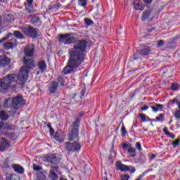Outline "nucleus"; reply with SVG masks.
Segmentation results:
<instances>
[{
  "label": "nucleus",
  "instance_id": "obj_1",
  "mask_svg": "<svg viewBox=\"0 0 180 180\" xmlns=\"http://www.w3.org/2000/svg\"><path fill=\"white\" fill-rule=\"evenodd\" d=\"M73 34V33H67L59 35V43L61 44H73V47L68 50L70 57L67 65L63 70L65 75L71 74L82 65V62L85 61V53L88 49V42L86 39L75 40V37H71Z\"/></svg>",
  "mask_w": 180,
  "mask_h": 180
},
{
  "label": "nucleus",
  "instance_id": "obj_2",
  "mask_svg": "<svg viewBox=\"0 0 180 180\" xmlns=\"http://www.w3.org/2000/svg\"><path fill=\"white\" fill-rule=\"evenodd\" d=\"M22 63L24 66L22 67L20 71V75H23V77H25L27 78L29 77V72L30 70L33 69L34 67H36L34 65V60L32 57L24 56L22 58Z\"/></svg>",
  "mask_w": 180,
  "mask_h": 180
},
{
  "label": "nucleus",
  "instance_id": "obj_3",
  "mask_svg": "<svg viewBox=\"0 0 180 180\" xmlns=\"http://www.w3.org/2000/svg\"><path fill=\"white\" fill-rule=\"evenodd\" d=\"M81 124V118L77 117L72 125V129L68 134L69 141H78L79 140V125Z\"/></svg>",
  "mask_w": 180,
  "mask_h": 180
},
{
  "label": "nucleus",
  "instance_id": "obj_4",
  "mask_svg": "<svg viewBox=\"0 0 180 180\" xmlns=\"http://www.w3.org/2000/svg\"><path fill=\"white\" fill-rule=\"evenodd\" d=\"M24 75V74L20 75V70L18 75H17L16 74H10L4 78L11 84H12V82H16V84H18V85H20L21 86H25V82L27 81V77H23Z\"/></svg>",
  "mask_w": 180,
  "mask_h": 180
},
{
  "label": "nucleus",
  "instance_id": "obj_5",
  "mask_svg": "<svg viewBox=\"0 0 180 180\" xmlns=\"http://www.w3.org/2000/svg\"><path fill=\"white\" fill-rule=\"evenodd\" d=\"M21 30L27 37H31V39H37L40 36V34H39L40 33V30L32 27V25L22 27Z\"/></svg>",
  "mask_w": 180,
  "mask_h": 180
},
{
  "label": "nucleus",
  "instance_id": "obj_6",
  "mask_svg": "<svg viewBox=\"0 0 180 180\" xmlns=\"http://www.w3.org/2000/svg\"><path fill=\"white\" fill-rule=\"evenodd\" d=\"M81 143L75 141V142H65V148L68 154H71L72 153H79L82 148Z\"/></svg>",
  "mask_w": 180,
  "mask_h": 180
},
{
  "label": "nucleus",
  "instance_id": "obj_7",
  "mask_svg": "<svg viewBox=\"0 0 180 180\" xmlns=\"http://www.w3.org/2000/svg\"><path fill=\"white\" fill-rule=\"evenodd\" d=\"M116 167L117 169H119L122 172H127V171H129L131 174H134L136 172V167L133 166H127L123 165V163H122V161H117L116 163Z\"/></svg>",
  "mask_w": 180,
  "mask_h": 180
},
{
  "label": "nucleus",
  "instance_id": "obj_8",
  "mask_svg": "<svg viewBox=\"0 0 180 180\" xmlns=\"http://www.w3.org/2000/svg\"><path fill=\"white\" fill-rule=\"evenodd\" d=\"M13 109L18 110V109H20L22 106H23V97L22 96H18L13 97Z\"/></svg>",
  "mask_w": 180,
  "mask_h": 180
},
{
  "label": "nucleus",
  "instance_id": "obj_9",
  "mask_svg": "<svg viewBox=\"0 0 180 180\" xmlns=\"http://www.w3.org/2000/svg\"><path fill=\"white\" fill-rule=\"evenodd\" d=\"M25 57H33L34 54V45L27 44L24 49Z\"/></svg>",
  "mask_w": 180,
  "mask_h": 180
},
{
  "label": "nucleus",
  "instance_id": "obj_10",
  "mask_svg": "<svg viewBox=\"0 0 180 180\" xmlns=\"http://www.w3.org/2000/svg\"><path fill=\"white\" fill-rule=\"evenodd\" d=\"M4 127V121L0 122V130ZM6 147H9V142L6 138H1L0 140V151H4Z\"/></svg>",
  "mask_w": 180,
  "mask_h": 180
},
{
  "label": "nucleus",
  "instance_id": "obj_11",
  "mask_svg": "<svg viewBox=\"0 0 180 180\" xmlns=\"http://www.w3.org/2000/svg\"><path fill=\"white\" fill-rule=\"evenodd\" d=\"M45 158L48 162L53 164L54 165H58L60 164V158H57L56 154H51V155L46 156Z\"/></svg>",
  "mask_w": 180,
  "mask_h": 180
},
{
  "label": "nucleus",
  "instance_id": "obj_12",
  "mask_svg": "<svg viewBox=\"0 0 180 180\" xmlns=\"http://www.w3.org/2000/svg\"><path fill=\"white\" fill-rule=\"evenodd\" d=\"M11 61V59L5 55L0 56V67H8Z\"/></svg>",
  "mask_w": 180,
  "mask_h": 180
},
{
  "label": "nucleus",
  "instance_id": "obj_13",
  "mask_svg": "<svg viewBox=\"0 0 180 180\" xmlns=\"http://www.w3.org/2000/svg\"><path fill=\"white\" fill-rule=\"evenodd\" d=\"M5 49L6 50H10V49H13V47H16L18 46V42L16 41V39H11V41L6 42L4 44Z\"/></svg>",
  "mask_w": 180,
  "mask_h": 180
},
{
  "label": "nucleus",
  "instance_id": "obj_14",
  "mask_svg": "<svg viewBox=\"0 0 180 180\" xmlns=\"http://www.w3.org/2000/svg\"><path fill=\"white\" fill-rule=\"evenodd\" d=\"M58 88V83L57 82L53 81L50 84L48 85V91L49 94H55Z\"/></svg>",
  "mask_w": 180,
  "mask_h": 180
},
{
  "label": "nucleus",
  "instance_id": "obj_15",
  "mask_svg": "<svg viewBox=\"0 0 180 180\" xmlns=\"http://www.w3.org/2000/svg\"><path fill=\"white\" fill-rule=\"evenodd\" d=\"M37 67L41 71V73L44 72L47 70V63L44 60H39L37 64Z\"/></svg>",
  "mask_w": 180,
  "mask_h": 180
},
{
  "label": "nucleus",
  "instance_id": "obj_16",
  "mask_svg": "<svg viewBox=\"0 0 180 180\" xmlns=\"http://www.w3.org/2000/svg\"><path fill=\"white\" fill-rule=\"evenodd\" d=\"M30 23L31 25H34V26L39 27L41 26V20H40V17L34 15L30 20Z\"/></svg>",
  "mask_w": 180,
  "mask_h": 180
},
{
  "label": "nucleus",
  "instance_id": "obj_17",
  "mask_svg": "<svg viewBox=\"0 0 180 180\" xmlns=\"http://www.w3.org/2000/svg\"><path fill=\"white\" fill-rule=\"evenodd\" d=\"M0 166L4 169H11L12 164L11 163V160H9V159L7 158L5 160L0 161Z\"/></svg>",
  "mask_w": 180,
  "mask_h": 180
},
{
  "label": "nucleus",
  "instance_id": "obj_18",
  "mask_svg": "<svg viewBox=\"0 0 180 180\" xmlns=\"http://www.w3.org/2000/svg\"><path fill=\"white\" fill-rule=\"evenodd\" d=\"M25 9L29 12V13H33L34 10H33V0H27V3H25Z\"/></svg>",
  "mask_w": 180,
  "mask_h": 180
},
{
  "label": "nucleus",
  "instance_id": "obj_19",
  "mask_svg": "<svg viewBox=\"0 0 180 180\" xmlns=\"http://www.w3.org/2000/svg\"><path fill=\"white\" fill-rule=\"evenodd\" d=\"M134 7L136 11H144L146 6L143 5V3L139 1V0H134Z\"/></svg>",
  "mask_w": 180,
  "mask_h": 180
},
{
  "label": "nucleus",
  "instance_id": "obj_20",
  "mask_svg": "<svg viewBox=\"0 0 180 180\" xmlns=\"http://www.w3.org/2000/svg\"><path fill=\"white\" fill-rule=\"evenodd\" d=\"M4 108L6 109H9L11 108H13V101L12 98H8L4 101V103L3 105Z\"/></svg>",
  "mask_w": 180,
  "mask_h": 180
},
{
  "label": "nucleus",
  "instance_id": "obj_21",
  "mask_svg": "<svg viewBox=\"0 0 180 180\" xmlns=\"http://www.w3.org/2000/svg\"><path fill=\"white\" fill-rule=\"evenodd\" d=\"M12 168L14 169L15 172H18V174H23L25 172V169L20 165H12Z\"/></svg>",
  "mask_w": 180,
  "mask_h": 180
},
{
  "label": "nucleus",
  "instance_id": "obj_22",
  "mask_svg": "<svg viewBox=\"0 0 180 180\" xmlns=\"http://www.w3.org/2000/svg\"><path fill=\"white\" fill-rule=\"evenodd\" d=\"M139 53H141V56H142V57H146V56L150 55V53H151V49L149 47H145L141 49Z\"/></svg>",
  "mask_w": 180,
  "mask_h": 180
},
{
  "label": "nucleus",
  "instance_id": "obj_23",
  "mask_svg": "<svg viewBox=\"0 0 180 180\" xmlns=\"http://www.w3.org/2000/svg\"><path fill=\"white\" fill-rule=\"evenodd\" d=\"M151 16V10H146L142 14V22H144Z\"/></svg>",
  "mask_w": 180,
  "mask_h": 180
},
{
  "label": "nucleus",
  "instance_id": "obj_24",
  "mask_svg": "<svg viewBox=\"0 0 180 180\" xmlns=\"http://www.w3.org/2000/svg\"><path fill=\"white\" fill-rule=\"evenodd\" d=\"M4 23H12L15 20V17L11 14L6 15L4 16Z\"/></svg>",
  "mask_w": 180,
  "mask_h": 180
},
{
  "label": "nucleus",
  "instance_id": "obj_25",
  "mask_svg": "<svg viewBox=\"0 0 180 180\" xmlns=\"http://www.w3.org/2000/svg\"><path fill=\"white\" fill-rule=\"evenodd\" d=\"M10 86H11V83L8 81H7L5 79V77L3 78V82H2V84H1V88L3 89H4L5 91H6V90L9 89Z\"/></svg>",
  "mask_w": 180,
  "mask_h": 180
},
{
  "label": "nucleus",
  "instance_id": "obj_26",
  "mask_svg": "<svg viewBox=\"0 0 180 180\" xmlns=\"http://www.w3.org/2000/svg\"><path fill=\"white\" fill-rule=\"evenodd\" d=\"M150 108H152L153 112H157L158 111L162 110V108H164V105H161V104L156 103V104H155V105L150 106Z\"/></svg>",
  "mask_w": 180,
  "mask_h": 180
},
{
  "label": "nucleus",
  "instance_id": "obj_27",
  "mask_svg": "<svg viewBox=\"0 0 180 180\" xmlns=\"http://www.w3.org/2000/svg\"><path fill=\"white\" fill-rule=\"evenodd\" d=\"M49 178L51 180H58V174L53 171L49 172Z\"/></svg>",
  "mask_w": 180,
  "mask_h": 180
},
{
  "label": "nucleus",
  "instance_id": "obj_28",
  "mask_svg": "<svg viewBox=\"0 0 180 180\" xmlns=\"http://www.w3.org/2000/svg\"><path fill=\"white\" fill-rule=\"evenodd\" d=\"M147 161V158H146V155L141 153L139 155V158H138V162H140V164H144Z\"/></svg>",
  "mask_w": 180,
  "mask_h": 180
},
{
  "label": "nucleus",
  "instance_id": "obj_29",
  "mask_svg": "<svg viewBox=\"0 0 180 180\" xmlns=\"http://www.w3.org/2000/svg\"><path fill=\"white\" fill-rule=\"evenodd\" d=\"M37 180H46V174L43 172H39L37 174Z\"/></svg>",
  "mask_w": 180,
  "mask_h": 180
},
{
  "label": "nucleus",
  "instance_id": "obj_30",
  "mask_svg": "<svg viewBox=\"0 0 180 180\" xmlns=\"http://www.w3.org/2000/svg\"><path fill=\"white\" fill-rule=\"evenodd\" d=\"M179 105V102L178 101L177 98H174L172 100H169V103H167V106L169 109H171L170 105Z\"/></svg>",
  "mask_w": 180,
  "mask_h": 180
},
{
  "label": "nucleus",
  "instance_id": "obj_31",
  "mask_svg": "<svg viewBox=\"0 0 180 180\" xmlns=\"http://www.w3.org/2000/svg\"><path fill=\"white\" fill-rule=\"evenodd\" d=\"M50 171L49 172H56L58 173V166L57 165H50Z\"/></svg>",
  "mask_w": 180,
  "mask_h": 180
},
{
  "label": "nucleus",
  "instance_id": "obj_32",
  "mask_svg": "<svg viewBox=\"0 0 180 180\" xmlns=\"http://www.w3.org/2000/svg\"><path fill=\"white\" fill-rule=\"evenodd\" d=\"M6 180H19V177L15 174H8L6 176Z\"/></svg>",
  "mask_w": 180,
  "mask_h": 180
},
{
  "label": "nucleus",
  "instance_id": "obj_33",
  "mask_svg": "<svg viewBox=\"0 0 180 180\" xmlns=\"http://www.w3.org/2000/svg\"><path fill=\"white\" fill-rule=\"evenodd\" d=\"M9 118V116L6 115L5 111H0V119L2 120H6Z\"/></svg>",
  "mask_w": 180,
  "mask_h": 180
},
{
  "label": "nucleus",
  "instance_id": "obj_34",
  "mask_svg": "<svg viewBox=\"0 0 180 180\" xmlns=\"http://www.w3.org/2000/svg\"><path fill=\"white\" fill-rule=\"evenodd\" d=\"M61 6L60 3H58L56 4H53V6H49V11H57Z\"/></svg>",
  "mask_w": 180,
  "mask_h": 180
},
{
  "label": "nucleus",
  "instance_id": "obj_35",
  "mask_svg": "<svg viewBox=\"0 0 180 180\" xmlns=\"http://www.w3.org/2000/svg\"><path fill=\"white\" fill-rule=\"evenodd\" d=\"M3 127H4V129H5V130H13V129H15L13 125L8 124V123L5 124V122H4Z\"/></svg>",
  "mask_w": 180,
  "mask_h": 180
},
{
  "label": "nucleus",
  "instance_id": "obj_36",
  "mask_svg": "<svg viewBox=\"0 0 180 180\" xmlns=\"http://www.w3.org/2000/svg\"><path fill=\"white\" fill-rule=\"evenodd\" d=\"M179 110L175 111L174 112V117H176V120H179L180 119V102L179 103V105H177Z\"/></svg>",
  "mask_w": 180,
  "mask_h": 180
},
{
  "label": "nucleus",
  "instance_id": "obj_37",
  "mask_svg": "<svg viewBox=\"0 0 180 180\" xmlns=\"http://www.w3.org/2000/svg\"><path fill=\"white\" fill-rule=\"evenodd\" d=\"M133 145H131V143H122V150H125V151H128V150Z\"/></svg>",
  "mask_w": 180,
  "mask_h": 180
},
{
  "label": "nucleus",
  "instance_id": "obj_38",
  "mask_svg": "<svg viewBox=\"0 0 180 180\" xmlns=\"http://www.w3.org/2000/svg\"><path fill=\"white\" fill-rule=\"evenodd\" d=\"M13 35L18 39H23V34L19 31H14Z\"/></svg>",
  "mask_w": 180,
  "mask_h": 180
},
{
  "label": "nucleus",
  "instance_id": "obj_39",
  "mask_svg": "<svg viewBox=\"0 0 180 180\" xmlns=\"http://www.w3.org/2000/svg\"><path fill=\"white\" fill-rule=\"evenodd\" d=\"M7 137H8L10 140H16V139L18 138L15 133H8L7 134Z\"/></svg>",
  "mask_w": 180,
  "mask_h": 180
},
{
  "label": "nucleus",
  "instance_id": "obj_40",
  "mask_svg": "<svg viewBox=\"0 0 180 180\" xmlns=\"http://www.w3.org/2000/svg\"><path fill=\"white\" fill-rule=\"evenodd\" d=\"M86 4H88L86 0H79L78 1V5L79 6H82L83 8H86Z\"/></svg>",
  "mask_w": 180,
  "mask_h": 180
},
{
  "label": "nucleus",
  "instance_id": "obj_41",
  "mask_svg": "<svg viewBox=\"0 0 180 180\" xmlns=\"http://www.w3.org/2000/svg\"><path fill=\"white\" fill-rule=\"evenodd\" d=\"M12 36H13V34L12 33H8L7 34V36L3 37L1 39H0V43H4V41H6V40H8V39H9V37H12Z\"/></svg>",
  "mask_w": 180,
  "mask_h": 180
},
{
  "label": "nucleus",
  "instance_id": "obj_42",
  "mask_svg": "<svg viewBox=\"0 0 180 180\" xmlns=\"http://www.w3.org/2000/svg\"><path fill=\"white\" fill-rule=\"evenodd\" d=\"M133 57L134 60H139V58H141L142 56L140 51H138L133 55Z\"/></svg>",
  "mask_w": 180,
  "mask_h": 180
},
{
  "label": "nucleus",
  "instance_id": "obj_43",
  "mask_svg": "<svg viewBox=\"0 0 180 180\" xmlns=\"http://www.w3.org/2000/svg\"><path fill=\"white\" fill-rule=\"evenodd\" d=\"M58 81L60 82L61 86H63L65 82V79L61 76L58 77Z\"/></svg>",
  "mask_w": 180,
  "mask_h": 180
},
{
  "label": "nucleus",
  "instance_id": "obj_44",
  "mask_svg": "<svg viewBox=\"0 0 180 180\" xmlns=\"http://www.w3.org/2000/svg\"><path fill=\"white\" fill-rule=\"evenodd\" d=\"M179 143H180V137H179L178 139H176L175 141H173L172 144L173 146V147H178V146H179Z\"/></svg>",
  "mask_w": 180,
  "mask_h": 180
},
{
  "label": "nucleus",
  "instance_id": "obj_45",
  "mask_svg": "<svg viewBox=\"0 0 180 180\" xmlns=\"http://www.w3.org/2000/svg\"><path fill=\"white\" fill-rule=\"evenodd\" d=\"M84 22H85L86 26H91V25H94V21L89 18H85Z\"/></svg>",
  "mask_w": 180,
  "mask_h": 180
},
{
  "label": "nucleus",
  "instance_id": "obj_46",
  "mask_svg": "<svg viewBox=\"0 0 180 180\" xmlns=\"http://www.w3.org/2000/svg\"><path fill=\"white\" fill-rule=\"evenodd\" d=\"M178 88H179V84L176 83H173L170 87L172 91H178Z\"/></svg>",
  "mask_w": 180,
  "mask_h": 180
},
{
  "label": "nucleus",
  "instance_id": "obj_47",
  "mask_svg": "<svg viewBox=\"0 0 180 180\" xmlns=\"http://www.w3.org/2000/svg\"><path fill=\"white\" fill-rule=\"evenodd\" d=\"M164 120V114H160L158 117H156L155 122H162Z\"/></svg>",
  "mask_w": 180,
  "mask_h": 180
},
{
  "label": "nucleus",
  "instance_id": "obj_48",
  "mask_svg": "<svg viewBox=\"0 0 180 180\" xmlns=\"http://www.w3.org/2000/svg\"><path fill=\"white\" fill-rule=\"evenodd\" d=\"M121 133L122 136H123L124 137L126 136V134H127V131L126 130V127H124V124H123L121 128Z\"/></svg>",
  "mask_w": 180,
  "mask_h": 180
},
{
  "label": "nucleus",
  "instance_id": "obj_49",
  "mask_svg": "<svg viewBox=\"0 0 180 180\" xmlns=\"http://www.w3.org/2000/svg\"><path fill=\"white\" fill-rule=\"evenodd\" d=\"M120 179L121 180H129L130 179V176L129 174H121Z\"/></svg>",
  "mask_w": 180,
  "mask_h": 180
},
{
  "label": "nucleus",
  "instance_id": "obj_50",
  "mask_svg": "<svg viewBox=\"0 0 180 180\" xmlns=\"http://www.w3.org/2000/svg\"><path fill=\"white\" fill-rule=\"evenodd\" d=\"M127 152L129 154H134L136 153V149L134 147H133V145L128 149Z\"/></svg>",
  "mask_w": 180,
  "mask_h": 180
},
{
  "label": "nucleus",
  "instance_id": "obj_51",
  "mask_svg": "<svg viewBox=\"0 0 180 180\" xmlns=\"http://www.w3.org/2000/svg\"><path fill=\"white\" fill-rule=\"evenodd\" d=\"M139 117L142 120V122H147V115L146 114H139Z\"/></svg>",
  "mask_w": 180,
  "mask_h": 180
},
{
  "label": "nucleus",
  "instance_id": "obj_52",
  "mask_svg": "<svg viewBox=\"0 0 180 180\" xmlns=\"http://www.w3.org/2000/svg\"><path fill=\"white\" fill-rule=\"evenodd\" d=\"M135 147L139 151H141L143 150V148H141V143H140V142H136Z\"/></svg>",
  "mask_w": 180,
  "mask_h": 180
},
{
  "label": "nucleus",
  "instance_id": "obj_53",
  "mask_svg": "<svg viewBox=\"0 0 180 180\" xmlns=\"http://www.w3.org/2000/svg\"><path fill=\"white\" fill-rule=\"evenodd\" d=\"M54 139L56 141H61V136L58 134V132L55 134Z\"/></svg>",
  "mask_w": 180,
  "mask_h": 180
},
{
  "label": "nucleus",
  "instance_id": "obj_54",
  "mask_svg": "<svg viewBox=\"0 0 180 180\" xmlns=\"http://www.w3.org/2000/svg\"><path fill=\"white\" fill-rule=\"evenodd\" d=\"M86 92V89H82V90L80 92V99H82L85 96V93Z\"/></svg>",
  "mask_w": 180,
  "mask_h": 180
},
{
  "label": "nucleus",
  "instance_id": "obj_55",
  "mask_svg": "<svg viewBox=\"0 0 180 180\" xmlns=\"http://www.w3.org/2000/svg\"><path fill=\"white\" fill-rule=\"evenodd\" d=\"M146 4V7L148 8V5L153 4V0H143Z\"/></svg>",
  "mask_w": 180,
  "mask_h": 180
},
{
  "label": "nucleus",
  "instance_id": "obj_56",
  "mask_svg": "<svg viewBox=\"0 0 180 180\" xmlns=\"http://www.w3.org/2000/svg\"><path fill=\"white\" fill-rule=\"evenodd\" d=\"M162 46H164V41L163 40H160L158 42L157 46L158 47H162Z\"/></svg>",
  "mask_w": 180,
  "mask_h": 180
},
{
  "label": "nucleus",
  "instance_id": "obj_57",
  "mask_svg": "<svg viewBox=\"0 0 180 180\" xmlns=\"http://www.w3.org/2000/svg\"><path fill=\"white\" fill-rule=\"evenodd\" d=\"M147 174V172H144L142 174L139 175V178L136 179L135 180H141L143 179V176H144Z\"/></svg>",
  "mask_w": 180,
  "mask_h": 180
},
{
  "label": "nucleus",
  "instance_id": "obj_58",
  "mask_svg": "<svg viewBox=\"0 0 180 180\" xmlns=\"http://www.w3.org/2000/svg\"><path fill=\"white\" fill-rule=\"evenodd\" d=\"M33 169L34 171H40V169H41V168L36 165H33Z\"/></svg>",
  "mask_w": 180,
  "mask_h": 180
},
{
  "label": "nucleus",
  "instance_id": "obj_59",
  "mask_svg": "<svg viewBox=\"0 0 180 180\" xmlns=\"http://www.w3.org/2000/svg\"><path fill=\"white\" fill-rule=\"evenodd\" d=\"M163 132L165 133V134H166V136H168L169 131H168V127H165L163 129Z\"/></svg>",
  "mask_w": 180,
  "mask_h": 180
},
{
  "label": "nucleus",
  "instance_id": "obj_60",
  "mask_svg": "<svg viewBox=\"0 0 180 180\" xmlns=\"http://www.w3.org/2000/svg\"><path fill=\"white\" fill-rule=\"evenodd\" d=\"M167 136H169V137H170V139H175V134L171 133V132H169V134H167Z\"/></svg>",
  "mask_w": 180,
  "mask_h": 180
},
{
  "label": "nucleus",
  "instance_id": "obj_61",
  "mask_svg": "<svg viewBox=\"0 0 180 180\" xmlns=\"http://www.w3.org/2000/svg\"><path fill=\"white\" fill-rule=\"evenodd\" d=\"M148 109V105H145V106H143V107H142L141 108V112H143L144 110H147Z\"/></svg>",
  "mask_w": 180,
  "mask_h": 180
},
{
  "label": "nucleus",
  "instance_id": "obj_62",
  "mask_svg": "<svg viewBox=\"0 0 180 180\" xmlns=\"http://www.w3.org/2000/svg\"><path fill=\"white\" fill-rule=\"evenodd\" d=\"M49 133L51 136H53V134H54V129H53V127L49 129Z\"/></svg>",
  "mask_w": 180,
  "mask_h": 180
},
{
  "label": "nucleus",
  "instance_id": "obj_63",
  "mask_svg": "<svg viewBox=\"0 0 180 180\" xmlns=\"http://www.w3.org/2000/svg\"><path fill=\"white\" fill-rule=\"evenodd\" d=\"M77 95V93L73 94L72 99H74V101H75V102H78V100L76 98Z\"/></svg>",
  "mask_w": 180,
  "mask_h": 180
},
{
  "label": "nucleus",
  "instance_id": "obj_64",
  "mask_svg": "<svg viewBox=\"0 0 180 180\" xmlns=\"http://www.w3.org/2000/svg\"><path fill=\"white\" fill-rule=\"evenodd\" d=\"M153 30H155V27H152L150 29H148L147 32H148V33H151V32H153Z\"/></svg>",
  "mask_w": 180,
  "mask_h": 180
}]
</instances>
